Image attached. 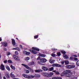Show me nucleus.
I'll return each mask as SVG.
<instances>
[{"label": "nucleus", "mask_w": 79, "mask_h": 79, "mask_svg": "<svg viewBox=\"0 0 79 79\" xmlns=\"http://www.w3.org/2000/svg\"><path fill=\"white\" fill-rule=\"evenodd\" d=\"M3 79H6V77H5V76H4V77H3Z\"/></svg>", "instance_id": "nucleus-55"}, {"label": "nucleus", "mask_w": 79, "mask_h": 79, "mask_svg": "<svg viewBox=\"0 0 79 79\" xmlns=\"http://www.w3.org/2000/svg\"><path fill=\"white\" fill-rule=\"evenodd\" d=\"M61 53H63V54H65V53H66V52L64 51V50L61 51Z\"/></svg>", "instance_id": "nucleus-33"}, {"label": "nucleus", "mask_w": 79, "mask_h": 79, "mask_svg": "<svg viewBox=\"0 0 79 79\" xmlns=\"http://www.w3.org/2000/svg\"><path fill=\"white\" fill-rule=\"evenodd\" d=\"M39 55H40V56H41V57H43V58H44V57H45L46 56V55L45 54H41L40 53L39 54Z\"/></svg>", "instance_id": "nucleus-11"}, {"label": "nucleus", "mask_w": 79, "mask_h": 79, "mask_svg": "<svg viewBox=\"0 0 79 79\" xmlns=\"http://www.w3.org/2000/svg\"><path fill=\"white\" fill-rule=\"evenodd\" d=\"M22 66H24V67H25V68H27V69H29V66H28L24 64H22Z\"/></svg>", "instance_id": "nucleus-13"}, {"label": "nucleus", "mask_w": 79, "mask_h": 79, "mask_svg": "<svg viewBox=\"0 0 79 79\" xmlns=\"http://www.w3.org/2000/svg\"><path fill=\"white\" fill-rule=\"evenodd\" d=\"M35 77H40V75L39 74H35Z\"/></svg>", "instance_id": "nucleus-16"}, {"label": "nucleus", "mask_w": 79, "mask_h": 79, "mask_svg": "<svg viewBox=\"0 0 79 79\" xmlns=\"http://www.w3.org/2000/svg\"><path fill=\"white\" fill-rule=\"evenodd\" d=\"M32 49L33 50H36V51H39L40 50L38 48H37L32 47Z\"/></svg>", "instance_id": "nucleus-14"}, {"label": "nucleus", "mask_w": 79, "mask_h": 79, "mask_svg": "<svg viewBox=\"0 0 79 79\" xmlns=\"http://www.w3.org/2000/svg\"><path fill=\"white\" fill-rule=\"evenodd\" d=\"M52 50H53V51H56V50H57V49H55V48H52Z\"/></svg>", "instance_id": "nucleus-38"}, {"label": "nucleus", "mask_w": 79, "mask_h": 79, "mask_svg": "<svg viewBox=\"0 0 79 79\" xmlns=\"http://www.w3.org/2000/svg\"><path fill=\"white\" fill-rule=\"evenodd\" d=\"M19 46L21 48H23V46H22V45H20Z\"/></svg>", "instance_id": "nucleus-50"}, {"label": "nucleus", "mask_w": 79, "mask_h": 79, "mask_svg": "<svg viewBox=\"0 0 79 79\" xmlns=\"http://www.w3.org/2000/svg\"><path fill=\"white\" fill-rule=\"evenodd\" d=\"M61 64H64V61H62L61 62Z\"/></svg>", "instance_id": "nucleus-48"}, {"label": "nucleus", "mask_w": 79, "mask_h": 79, "mask_svg": "<svg viewBox=\"0 0 79 79\" xmlns=\"http://www.w3.org/2000/svg\"><path fill=\"white\" fill-rule=\"evenodd\" d=\"M70 60H73V58L72 57H70Z\"/></svg>", "instance_id": "nucleus-53"}, {"label": "nucleus", "mask_w": 79, "mask_h": 79, "mask_svg": "<svg viewBox=\"0 0 79 79\" xmlns=\"http://www.w3.org/2000/svg\"><path fill=\"white\" fill-rule=\"evenodd\" d=\"M12 44L14 46L15 45V40L13 39H12Z\"/></svg>", "instance_id": "nucleus-19"}, {"label": "nucleus", "mask_w": 79, "mask_h": 79, "mask_svg": "<svg viewBox=\"0 0 79 79\" xmlns=\"http://www.w3.org/2000/svg\"><path fill=\"white\" fill-rule=\"evenodd\" d=\"M38 64H41V63H40V61H38Z\"/></svg>", "instance_id": "nucleus-52"}, {"label": "nucleus", "mask_w": 79, "mask_h": 79, "mask_svg": "<svg viewBox=\"0 0 79 79\" xmlns=\"http://www.w3.org/2000/svg\"><path fill=\"white\" fill-rule=\"evenodd\" d=\"M42 69L44 71H47L48 70V68L45 66H42Z\"/></svg>", "instance_id": "nucleus-8"}, {"label": "nucleus", "mask_w": 79, "mask_h": 79, "mask_svg": "<svg viewBox=\"0 0 79 79\" xmlns=\"http://www.w3.org/2000/svg\"><path fill=\"white\" fill-rule=\"evenodd\" d=\"M75 68V65H70V69H72L73 68Z\"/></svg>", "instance_id": "nucleus-27"}, {"label": "nucleus", "mask_w": 79, "mask_h": 79, "mask_svg": "<svg viewBox=\"0 0 79 79\" xmlns=\"http://www.w3.org/2000/svg\"><path fill=\"white\" fill-rule=\"evenodd\" d=\"M74 60H76V61H77V60H78V59L77 58H74Z\"/></svg>", "instance_id": "nucleus-44"}, {"label": "nucleus", "mask_w": 79, "mask_h": 79, "mask_svg": "<svg viewBox=\"0 0 79 79\" xmlns=\"http://www.w3.org/2000/svg\"><path fill=\"white\" fill-rule=\"evenodd\" d=\"M65 64H69V61L68 60H65Z\"/></svg>", "instance_id": "nucleus-29"}, {"label": "nucleus", "mask_w": 79, "mask_h": 79, "mask_svg": "<svg viewBox=\"0 0 79 79\" xmlns=\"http://www.w3.org/2000/svg\"><path fill=\"white\" fill-rule=\"evenodd\" d=\"M47 60L45 58H43L42 59H41L40 60V61L41 62V63H45V62H46L47 61Z\"/></svg>", "instance_id": "nucleus-4"}, {"label": "nucleus", "mask_w": 79, "mask_h": 79, "mask_svg": "<svg viewBox=\"0 0 79 79\" xmlns=\"http://www.w3.org/2000/svg\"><path fill=\"white\" fill-rule=\"evenodd\" d=\"M8 62L9 63H12V61L10 60H8Z\"/></svg>", "instance_id": "nucleus-39"}, {"label": "nucleus", "mask_w": 79, "mask_h": 79, "mask_svg": "<svg viewBox=\"0 0 79 79\" xmlns=\"http://www.w3.org/2000/svg\"><path fill=\"white\" fill-rule=\"evenodd\" d=\"M16 39H17V40H18V38H17Z\"/></svg>", "instance_id": "nucleus-59"}, {"label": "nucleus", "mask_w": 79, "mask_h": 79, "mask_svg": "<svg viewBox=\"0 0 79 79\" xmlns=\"http://www.w3.org/2000/svg\"><path fill=\"white\" fill-rule=\"evenodd\" d=\"M77 66H79V60H78L77 62Z\"/></svg>", "instance_id": "nucleus-34"}, {"label": "nucleus", "mask_w": 79, "mask_h": 79, "mask_svg": "<svg viewBox=\"0 0 79 79\" xmlns=\"http://www.w3.org/2000/svg\"><path fill=\"white\" fill-rule=\"evenodd\" d=\"M51 55H52V56H53V57H54L55 56H56V55H55V54H52Z\"/></svg>", "instance_id": "nucleus-43"}, {"label": "nucleus", "mask_w": 79, "mask_h": 79, "mask_svg": "<svg viewBox=\"0 0 79 79\" xmlns=\"http://www.w3.org/2000/svg\"><path fill=\"white\" fill-rule=\"evenodd\" d=\"M55 74H57V75H59L60 74V73L58 72H56Z\"/></svg>", "instance_id": "nucleus-41"}, {"label": "nucleus", "mask_w": 79, "mask_h": 79, "mask_svg": "<svg viewBox=\"0 0 79 79\" xmlns=\"http://www.w3.org/2000/svg\"><path fill=\"white\" fill-rule=\"evenodd\" d=\"M10 76L12 78H14V77H15V76L14 75L13 72H12L11 73H10Z\"/></svg>", "instance_id": "nucleus-12"}, {"label": "nucleus", "mask_w": 79, "mask_h": 79, "mask_svg": "<svg viewBox=\"0 0 79 79\" xmlns=\"http://www.w3.org/2000/svg\"><path fill=\"white\" fill-rule=\"evenodd\" d=\"M57 56H60L61 55V53H60V52H58L57 53Z\"/></svg>", "instance_id": "nucleus-35"}, {"label": "nucleus", "mask_w": 79, "mask_h": 79, "mask_svg": "<svg viewBox=\"0 0 79 79\" xmlns=\"http://www.w3.org/2000/svg\"><path fill=\"white\" fill-rule=\"evenodd\" d=\"M0 41H2V39L0 38Z\"/></svg>", "instance_id": "nucleus-58"}, {"label": "nucleus", "mask_w": 79, "mask_h": 79, "mask_svg": "<svg viewBox=\"0 0 79 79\" xmlns=\"http://www.w3.org/2000/svg\"><path fill=\"white\" fill-rule=\"evenodd\" d=\"M66 67L68 69H71V65H68L66 66Z\"/></svg>", "instance_id": "nucleus-20"}, {"label": "nucleus", "mask_w": 79, "mask_h": 79, "mask_svg": "<svg viewBox=\"0 0 79 79\" xmlns=\"http://www.w3.org/2000/svg\"><path fill=\"white\" fill-rule=\"evenodd\" d=\"M40 59V56H39L38 58L37 59V60H39Z\"/></svg>", "instance_id": "nucleus-47"}, {"label": "nucleus", "mask_w": 79, "mask_h": 79, "mask_svg": "<svg viewBox=\"0 0 79 79\" xmlns=\"http://www.w3.org/2000/svg\"><path fill=\"white\" fill-rule=\"evenodd\" d=\"M30 70L31 71V73H33L34 72V70L33 69L31 68H30Z\"/></svg>", "instance_id": "nucleus-37"}, {"label": "nucleus", "mask_w": 79, "mask_h": 79, "mask_svg": "<svg viewBox=\"0 0 79 79\" xmlns=\"http://www.w3.org/2000/svg\"><path fill=\"white\" fill-rule=\"evenodd\" d=\"M38 36H39L38 35H36L35 36L34 38H35V39H37V38H38Z\"/></svg>", "instance_id": "nucleus-40"}, {"label": "nucleus", "mask_w": 79, "mask_h": 79, "mask_svg": "<svg viewBox=\"0 0 79 79\" xmlns=\"http://www.w3.org/2000/svg\"><path fill=\"white\" fill-rule=\"evenodd\" d=\"M7 55H10V52H7Z\"/></svg>", "instance_id": "nucleus-45"}, {"label": "nucleus", "mask_w": 79, "mask_h": 79, "mask_svg": "<svg viewBox=\"0 0 79 79\" xmlns=\"http://www.w3.org/2000/svg\"><path fill=\"white\" fill-rule=\"evenodd\" d=\"M53 71V72H54V73H56V72L55 70H54Z\"/></svg>", "instance_id": "nucleus-56"}, {"label": "nucleus", "mask_w": 79, "mask_h": 79, "mask_svg": "<svg viewBox=\"0 0 79 79\" xmlns=\"http://www.w3.org/2000/svg\"><path fill=\"white\" fill-rule=\"evenodd\" d=\"M12 50H18V51H20V48L18 47L13 48Z\"/></svg>", "instance_id": "nucleus-15"}, {"label": "nucleus", "mask_w": 79, "mask_h": 79, "mask_svg": "<svg viewBox=\"0 0 79 79\" xmlns=\"http://www.w3.org/2000/svg\"><path fill=\"white\" fill-rule=\"evenodd\" d=\"M70 73H71V71L69 70H67L65 71L64 73L65 74L66 76L67 77H69V76H70V74H69Z\"/></svg>", "instance_id": "nucleus-1"}, {"label": "nucleus", "mask_w": 79, "mask_h": 79, "mask_svg": "<svg viewBox=\"0 0 79 79\" xmlns=\"http://www.w3.org/2000/svg\"><path fill=\"white\" fill-rule=\"evenodd\" d=\"M1 58V56L0 55V59Z\"/></svg>", "instance_id": "nucleus-60"}, {"label": "nucleus", "mask_w": 79, "mask_h": 79, "mask_svg": "<svg viewBox=\"0 0 79 79\" xmlns=\"http://www.w3.org/2000/svg\"><path fill=\"white\" fill-rule=\"evenodd\" d=\"M35 71L36 72V73H40V72H42V70H35Z\"/></svg>", "instance_id": "nucleus-18"}, {"label": "nucleus", "mask_w": 79, "mask_h": 79, "mask_svg": "<svg viewBox=\"0 0 79 79\" xmlns=\"http://www.w3.org/2000/svg\"><path fill=\"white\" fill-rule=\"evenodd\" d=\"M1 44L3 45V46H4V47H6L7 45H8L7 43L6 42H2L1 43Z\"/></svg>", "instance_id": "nucleus-7"}, {"label": "nucleus", "mask_w": 79, "mask_h": 79, "mask_svg": "<svg viewBox=\"0 0 79 79\" xmlns=\"http://www.w3.org/2000/svg\"><path fill=\"white\" fill-rule=\"evenodd\" d=\"M30 59V58H29L28 57H27L25 58V60H29Z\"/></svg>", "instance_id": "nucleus-30"}, {"label": "nucleus", "mask_w": 79, "mask_h": 79, "mask_svg": "<svg viewBox=\"0 0 79 79\" xmlns=\"http://www.w3.org/2000/svg\"><path fill=\"white\" fill-rule=\"evenodd\" d=\"M74 64V63H73V64Z\"/></svg>", "instance_id": "nucleus-61"}, {"label": "nucleus", "mask_w": 79, "mask_h": 79, "mask_svg": "<svg viewBox=\"0 0 79 79\" xmlns=\"http://www.w3.org/2000/svg\"><path fill=\"white\" fill-rule=\"evenodd\" d=\"M57 79H62V78L61 77H57Z\"/></svg>", "instance_id": "nucleus-46"}, {"label": "nucleus", "mask_w": 79, "mask_h": 79, "mask_svg": "<svg viewBox=\"0 0 79 79\" xmlns=\"http://www.w3.org/2000/svg\"><path fill=\"white\" fill-rule=\"evenodd\" d=\"M4 63H7V60H5L4 61Z\"/></svg>", "instance_id": "nucleus-51"}, {"label": "nucleus", "mask_w": 79, "mask_h": 79, "mask_svg": "<svg viewBox=\"0 0 79 79\" xmlns=\"http://www.w3.org/2000/svg\"><path fill=\"white\" fill-rule=\"evenodd\" d=\"M53 67H52L49 69V70L51 71H53Z\"/></svg>", "instance_id": "nucleus-36"}, {"label": "nucleus", "mask_w": 79, "mask_h": 79, "mask_svg": "<svg viewBox=\"0 0 79 79\" xmlns=\"http://www.w3.org/2000/svg\"><path fill=\"white\" fill-rule=\"evenodd\" d=\"M6 69L7 70H8V71H10V67L8 66H6Z\"/></svg>", "instance_id": "nucleus-32"}, {"label": "nucleus", "mask_w": 79, "mask_h": 79, "mask_svg": "<svg viewBox=\"0 0 79 79\" xmlns=\"http://www.w3.org/2000/svg\"><path fill=\"white\" fill-rule=\"evenodd\" d=\"M63 56L64 58H65L66 59H68V58H69V57H68V56L66 55H63Z\"/></svg>", "instance_id": "nucleus-21"}, {"label": "nucleus", "mask_w": 79, "mask_h": 79, "mask_svg": "<svg viewBox=\"0 0 79 79\" xmlns=\"http://www.w3.org/2000/svg\"><path fill=\"white\" fill-rule=\"evenodd\" d=\"M73 56H74V57H77V56L76 55H74Z\"/></svg>", "instance_id": "nucleus-54"}, {"label": "nucleus", "mask_w": 79, "mask_h": 79, "mask_svg": "<svg viewBox=\"0 0 79 79\" xmlns=\"http://www.w3.org/2000/svg\"><path fill=\"white\" fill-rule=\"evenodd\" d=\"M4 50H5V51H6V49L5 48H4Z\"/></svg>", "instance_id": "nucleus-57"}, {"label": "nucleus", "mask_w": 79, "mask_h": 79, "mask_svg": "<svg viewBox=\"0 0 79 79\" xmlns=\"http://www.w3.org/2000/svg\"><path fill=\"white\" fill-rule=\"evenodd\" d=\"M54 61H55V60H52V59H51L49 60L50 63H52V64L54 63Z\"/></svg>", "instance_id": "nucleus-22"}, {"label": "nucleus", "mask_w": 79, "mask_h": 79, "mask_svg": "<svg viewBox=\"0 0 79 79\" xmlns=\"http://www.w3.org/2000/svg\"><path fill=\"white\" fill-rule=\"evenodd\" d=\"M22 76L24 77H25V78H27V79H28L29 78V75H27L25 74H22Z\"/></svg>", "instance_id": "nucleus-9"}, {"label": "nucleus", "mask_w": 79, "mask_h": 79, "mask_svg": "<svg viewBox=\"0 0 79 79\" xmlns=\"http://www.w3.org/2000/svg\"><path fill=\"white\" fill-rule=\"evenodd\" d=\"M24 53L25 55H30V52H27V51H24Z\"/></svg>", "instance_id": "nucleus-10"}, {"label": "nucleus", "mask_w": 79, "mask_h": 79, "mask_svg": "<svg viewBox=\"0 0 79 79\" xmlns=\"http://www.w3.org/2000/svg\"><path fill=\"white\" fill-rule=\"evenodd\" d=\"M29 65H33L34 64V62L32 61L29 63Z\"/></svg>", "instance_id": "nucleus-23"}, {"label": "nucleus", "mask_w": 79, "mask_h": 79, "mask_svg": "<svg viewBox=\"0 0 79 79\" xmlns=\"http://www.w3.org/2000/svg\"><path fill=\"white\" fill-rule=\"evenodd\" d=\"M35 76L33 75H28V79H32V78H34V77Z\"/></svg>", "instance_id": "nucleus-17"}, {"label": "nucleus", "mask_w": 79, "mask_h": 79, "mask_svg": "<svg viewBox=\"0 0 79 79\" xmlns=\"http://www.w3.org/2000/svg\"><path fill=\"white\" fill-rule=\"evenodd\" d=\"M52 79H57V77H53Z\"/></svg>", "instance_id": "nucleus-49"}, {"label": "nucleus", "mask_w": 79, "mask_h": 79, "mask_svg": "<svg viewBox=\"0 0 79 79\" xmlns=\"http://www.w3.org/2000/svg\"><path fill=\"white\" fill-rule=\"evenodd\" d=\"M0 68L2 70H5V66L3 64L1 65Z\"/></svg>", "instance_id": "nucleus-6"}, {"label": "nucleus", "mask_w": 79, "mask_h": 79, "mask_svg": "<svg viewBox=\"0 0 79 79\" xmlns=\"http://www.w3.org/2000/svg\"><path fill=\"white\" fill-rule=\"evenodd\" d=\"M53 75V73H50L49 74L44 73V76L46 77H52Z\"/></svg>", "instance_id": "nucleus-2"}, {"label": "nucleus", "mask_w": 79, "mask_h": 79, "mask_svg": "<svg viewBox=\"0 0 79 79\" xmlns=\"http://www.w3.org/2000/svg\"><path fill=\"white\" fill-rule=\"evenodd\" d=\"M25 73H29V71H28V70H25Z\"/></svg>", "instance_id": "nucleus-31"}, {"label": "nucleus", "mask_w": 79, "mask_h": 79, "mask_svg": "<svg viewBox=\"0 0 79 79\" xmlns=\"http://www.w3.org/2000/svg\"><path fill=\"white\" fill-rule=\"evenodd\" d=\"M13 57L15 60H16V61H20V59H19V58L18 56L15 55H13Z\"/></svg>", "instance_id": "nucleus-3"}, {"label": "nucleus", "mask_w": 79, "mask_h": 79, "mask_svg": "<svg viewBox=\"0 0 79 79\" xmlns=\"http://www.w3.org/2000/svg\"><path fill=\"white\" fill-rule=\"evenodd\" d=\"M52 66H53L54 67H61V65H60L58 64H53L52 65Z\"/></svg>", "instance_id": "nucleus-5"}, {"label": "nucleus", "mask_w": 79, "mask_h": 79, "mask_svg": "<svg viewBox=\"0 0 79 79\" xmlns=\"http://www.w3.org/2000/svg\"><path fill=\"white\" fill-rule=\"evenodd\" d=\"M10 68H12V69L13 70H15V67L14 66H13L12 65H10Z\"/></svg>", "instance_id": "nucleus-25"}, {"label": "nucleus", "mask_w": 79, "mask_h": 79, "mask_svg": "<svg viewBox=\"0 0 79 79\" xmlns=\"http://www.w3.org/2000/svg\"><path fill=\"white\" fill-rule=\"evenodd\" d=\"M61 76H66V74H65V73H63L61 74Z\"/></svg>", "instance_id": "nucleus-26"}, {"label": "nucleus", "mask_w": 79, "mask_h": 79, "mask_svg": "<svg viewBox=\"0 0 79 79\" xmlns=\"http://www.w3.org/2000/svg\"><path fill=\"white\" fill-rule=\"evenodd\" d=\"M6 76L7 77V78H10V75L8 74H6Z\"/></svg>", "instance_id": "nucleus-28"}, {"label": "nucleus", "mask_w": 79, "mask_h": 79, "mask_svg": "<svg viewBox=\"0 0 79 79\" xmlns=\"http://www.w3.org/2000/svg\"><path fill=\"white\" fill-rule=\"evenodd\" d=\"M15 54L17 55H18V52L17 51H15Z\"/></svg>", "instance_id": "nucleus-42"}, {"label": "nucleus", "mask_w": 79, "mask_h": 79, "mask_svg": "<svg viewBox=\"0 0 79 79\" xmlns=\"http://www.w3.org/2000/svg\"><path fill=\"white\" fill-rule=\"evenodd\" d=\"M31 52L33 54H37V52L35 51V50L32 51Z\"/></svg>", "instance_id": "nucleus-24"}]
</instances>
